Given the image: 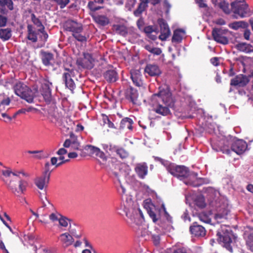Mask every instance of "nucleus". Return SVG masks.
<instances>
[{
    "mask_svg": "<svg viewBox=\"0 0 253 253\" xmlns=\"http://www.w3.org/2000/svg\"><path fill=\"white\" fill-rule=\"evenodd\" d=\"M70 138L67 139L63 143L65 148H71L73 150H79L80 144L77 137L72 133H70Z\"/></svg>",
    "mask_w": 253,
    "mask_h": 253,
    "instance_id": "15",
    "label": "nucleus"
},
{
    "mask_svg": "<svg viewBox=\"0 0 253 253\" xmlns=\"http://www.w3.org/2000/svg\"><path fill=\"white\" fill-rule=\"evenodd\" d=\"M126 97L133 104H136L138 98V93L137 90L132 87H130L126 91Z\"/></svg>",
    "mask_w": 253,
    "mask_h": 253,
    "instance_id": "28",
    "label": "nucleus"
},
{
    "mask_svg": "<svg viewBox=\"0 0 253 253\" xmlns=\"http://www.w3.org/2000/svg\"><path fill=\"white\" fill-rule=\"evenodd\" d=\"M32 21L34 23V24L35 25H36L38 27H39L40 29H42V30L44 29V28L42 25V22L38 18L36 17V16L34 14L32 15Z\"/></svg>",
    "mask_w": 253,
    "mask_h": 253,
    "instance_id": "48",
    "label": "nucleus"
},
{
    "mask_svg": "<svg viewBox=\"0 0 253 253\" xmlns=\"http://www.w3.org/2000/svg\"><path fill=\"white\" fill-rule=\"evenodd\" d=\"M144 48L147 51L154 55H159L162 53V50L160 48L154 47L152 44H145Z\"/></svg>",
    "mask_w": 253,
    "mask_h": 253,
    "instance_id": "41",
    "label": "nucleus"
},
{
    "mask_svg": "<svg viewBox=\"0 0 253 253\" xmlns=\"http://www.w3.org/2000/svg\"><path fill=\"white\" fill-rule=\"evenodd\" d=\"M246 244L249 249L252 252H253V233H251L248 236Z\"/></svg>",
    "mask_w": 253,
    "mask_h": 253,
    "instance_id": "49",
    "label": "nucleus"
},
{
    "mask_svg": "<svg viewBox=\"0 0 253 253\" xmlns=\"http://www.w3.org/2000/svg\"><path fill=\"white\" fill-rule=\"evenodd\" d=\"M40 198L41 200L42 206L38 209V212H47L48 210L50 208H51L53 210L54 209L53 204L47 199L45 194L43 196L40 194Z\"/></svg>",
    "mask_w": 253,
    "mask_h": 253,
    "instance_id": "20",
    "label": "nucleus"
},
{
    "mask_svg": "<svg viewBox=\"0 0 253 253\" xmlns=\"http://www.w3.org/2000/svg\"><path fill=\"white\" fill-rule=\"evenodd\" d=\"M145 72L151 76H159L161 74L159 67L156 65H148L145 69Z\"/></svg>",
    "mask_w": 253,
    "mask_h": 253,
    "instance_id": "27",
    "label": "nucleus"
},
{
    "mask_svg": "<svg viewBox=\"0 0 253 253\" xmlns=\"http://www.w3.org/2000/svg\"><path fill=\"white\" fill-rule=\"evenodd\" d=\"M135 4V0H127L126 4V7L128 10L131 11Z\"/></svg>",
    "mask_w": 253,
    "mask_h": 253,
    "instance_id": "54",
    "label": "nucleus"
},
{
    "mask_svg": "<svg viewBox=\"0 0 253 253\" xmlns=\"http://www.w3.org/2000/svg\"><path fill=\"white\" fill-rule=\"evenodd\" d=\"M68 219L61 215V217L58 220L59 224L63 227H67L68 224Z\"/></svg>",
    "mask_w": 253,
    "mask_h": 253,
    "instance_id": "56",
    "label": "nucleus"
},
{
    "mask_svg": "<svg viewBox=\"0 0 253 253\" xmlns=\"http://www.w3.org/2000/svg\"><path fill=\"white\" fill-rule=\"evenodd\" d=\"M61 215L58 212L55 211L49 215V219L53 222L57 221L60 219V217H61Z\"/></svg>",
    "mask_w": 253,
    "mask_h": 253,
    "instance_id": "47",
    "label": "nucleus"
},
{
    "mask_svg": "<svg viewBox=\"0 0 253 253\" xmlns=\"http://www.w3.org/2000/svg\"><path fill=\"white\" fill-rule=\"evenodd\" d=\"M247 144L245 141L236 138L231 145L232 151L238 155L243 154L247 150Z\"/></svg>",
    "mask_w": 253,
    "mask_h": 253,
    "instance_id": "14",
    "label": "nucleus"
},
{
    "mask_svg": "<svg viewBox=\"0 0 253 253\" xmlns=\"http://www.w3.org/2000/svg\"><path fill=\"white\" fill-rule=\"evenodd\" d=\"M120 185L118 187V191L122 195V203L117 210L119 214H123L124 212L130 221L137 225L141 224L144 220L142 211L137 204L134 203L130 196L126 194V190L125 187L119 181Z\"/></svg>",
    "mask_w": 253,
    "mask_h": 253,
    "instance_id": "1",
    "label": "nucleus"
},
{
    "mask_svg": "<svg viewBox=\"0 0 253 253\" xmlns=\"http://www.w3.org/2000/svg\"><path fill=\"white\" fill-rule=\"evenodd\" d=\"M81 32H76L75 34H72L73 36L78 41L84 42L86 41V37L81 34Z\"/></svg>",
    "mask_w": 253,
    "mask_h": 253,
    "instance_id": "50",
    "label": "nucleus"
},
{
    "mask_svg": "<svg viewBox=\"0 0 253 253\" xmlns=\"http://www.w3.org/2000/svg\"><path fill=\"white\" fill-rule=\"evenodd\" d=\"M0 6H6L7 8L12 10L13 9V3L12 0H0Z\"/></svg>",
    "mask_w": 253,
    "mask_h": 253,
    "instance_id": "44",
    "label": "nucleus"
},
{
    "mask_svg": "<svg viewBox=\"0 0 253 253\" xmlns=\"http://www.w3.org/2000/svg\"><path fill=\"white\" fill-rule=\"evenodd\" d=\"M151 102L155 112L164 116L170 114V109L173 108L174 105L171 93L168 88H160L158 93L152 95Z\"/></svg>",
    "mask_w": 253,
    "mask_h": 253,
    "instance_id": "3",
    "label": "nucleus"
},
{
    "mask_svg": "<svg viewBox=\"0 0 253 253\" xmlns=\"http://www.w3.org/2000/svg\"><path fill=\"white\" fill-rule=\"evenodd\" d=\"M235 139V137H233L230 136H229L228 137L224 139L223 140V145L221 146V151H222L223 153L229 154L230 150L229 149V148L230 147H231L232 144L234 142Z\"/></svg>",
    "mask_w": 253,
    "mask_h": 253,
    "instance_id": "25",
    "label": "nucleus"
},
{
    "mask_svg": "<svg viewBox=\"0 0 253 253\" xmlns=\"http://www.w3.org/2000/svg\"><path fill=\"white\" fill-rule=\"evenodd\" d=\"M104 77L108 82H115L118 79L117 73L114 70H108L105 73Z\"/></svg>",
    "mask_w": 253,
    "mask_h": 253,
    "instance_id": "31",
    "label": "nucleus"
},
{
    "mask_svg": "<svg viewBox=\"0 0 253 253\" xmlns=\"http://www.w3.org/2000/svg\"><path fill=\"white\" fill-rule=\"evenodd\" d=\"M61 8H64L69 2L70 0H53Z\"/></svg>",
    "mask_w": 253,
    "mask_h": 253,
    "instance_id": "53",
    "label": "nucleus"
},
{
    "mask_svg": "<svg viewBox=\"0 0 253 253\" xmlns=\"http://www.w3.org/2000/svg\"><path fill=\"white\" fill-rule=\"evenodd\" d=\"M94 61V59L90 54L84 53L83 58L77 60V63L84 68L91 69L93 67Z\"/></svg>",
    "mask_w": 253,
    "mask_h": 253,
    "instance_id": "10",
    "label": "nucleus"
},
{
    "mask_svg": "<svg viewBox=\"0 0 253 253\" xmlns=\"http://www.w3.org/2000/svg\"><path fill=\"white\" fill-rule=\"evenodd\" d=\"M42 60L43 64L45 66L51 64V61L53 60V55L49 52L41 51Z\"/></svg>",
    "mask_w": 253,
    "mask_h": 253,
    "instance_id": "29",
    "label": "nucleus"
},
{
    "mask_svg": "<svg viewBox=\"0 0 253 253\" xmlns=\"http://www.w3.org/2000/svg\"><path fill=\"white\" fill-rule=\"evenodd\" d=\"M1 172L3 175L5 177H9L11 174H12V172L9 169L2 170Z\"/></svg>",
    "mask_w": 253,
    "mask_h": 253,
    "instance_id": "63",
    "label": "nucleus"
},
{
    "mask_svg": "<svg viewBox=\"0 0 253 253\" xmlns=\"http://www.w3.org/2000/svg\"><path fill=\"white\" fill-rule=\"evenodd\" d=\"M163 133L167 135L166 139L169 140L171 138V132L173 131V128L169 123L164 125Z\"/></svg>",
    "mask_w": 253,
    "mask_h": 253,
    "instance_id": "42",
    "label": "nucleus"
},
{
    "mask_svg": "<svg viewBox=\"0 0 253 253\" xmlns=\"http://www.w3.org/2000/svg\"><path fill=\"white\" fill-rule=\"evenodd\" d=\"M93 18L95 21L101 26H105L109 22L108 18L103 15H97Z\"/></svg>",
    "mask_w": 253,
    "mask_h": 253,
    "instance_id": "40",
    "label": "nucleus"
},
{
    "mask_svg": "<svg viewBox=\"0 0 253 253\" xmlns=\"http://www.w3.org/2000/svg\"><path fill=\"white\" fill-rule=\"evenodd\" d=\"M133 121L129 118H125L123 119L120 123V128L122 129L127 128L129 130L132 129V125Z\"/></svg>",
    "mask_w": 253,
    "mask_h": 253,
    "instance_id": "37",
    "label": "nucleus"
},
{
    "mask_svg": "<svg viewBox=\"0 0 253 253\" xmlns=\"http://www.w3.org/2000/svg\"><path fill=\"white\" fill-rule=\"evenodd\" d=\"M249 82V78L246 76L240 74L231 80L230 84L234 86H244Z\"/></svg>",
    "mask_w": 253,
    "mask_h": 253,
    "instance_id": "19",
    "label": "nucleus"
},
{
    "mask_svg": "<svg viewBox=\"0 0 253 253\" xmlns=\"http://www.w3.org/2000/svg\"><path fill=\"white\" fill-rule=\"evenodd\" d=\"M52 171L51 165L49 162H46L44 168V171L42 175L37 177L35 179V184L40 190L47 187L49 183L50 173Z\"/></svg>",
    "mask_w": 253,
    "mask_h": 253,
    "instance_id": "7",
    "label": "nucleus"
},
{
    "mask_svg": "<svg viewBox=\"0 0 253 253\" xmlns=\"http://www.w3.org/2000/svg\"><path fill=\"white\" fill-rule=\"evenodd\" d=\"M173 253H187V252L185 248L180 247L174 250Z\"/></svg>",
    "mask_w": 253,
    "mask_h": 253,
    "instance_id": "59",
    "label": "nucleus"
},
{
    "mask_svg": "<svg viewBox=\"0 0 253 253\" xmlns=\"http://www.w3.org/2000/svg\"><path fill=\"white\" fill-rule=\"evenodd\" d=\"M121 159H125L128 156V152L124 149L118 147L116 153Z\"/></svg>",
    "mask_w": 253,
    "mask_h": 253,
    "instance_id": "45",
    "label": "nucleus"
},
{
    "mask_svg": "<svg viewBox=\"0 0 253 253\" xmlns=\"http://www.w3.org/2000/svg\"><path fill=\"white\" fill-rule=\"evenodd\" d=\"M248 26V23L244 21H235L228 25L230 28L234 30H237L240 28L245 29L247 28Z\"/></svg>",
    "mask_w": 253,
    "mask_h": 253,
    "instance_id": "30",
    "label": "nucleus"
},
{
    "mask_svg": "<svg viewBox=\"0 0 253 253\" xmlns=\"http://www.w3.org/2000/svg\"><path fill=\"white\" fill-rule=\"evenodd\" d=\"M38 34L40 35V38L41 39V40L42 41H46L48 38L47 34L45 32L44 29L42 30V29H39L38 31Z\"/></svg>",
    "mask_w": 253,
    "mask_h": 253,
    "instance_id": "52",
    "label": "nucleus"
},
{
    "mask_svg": "<svg viewBox=\"0 0 253 253\" xmlns=\"http://www.w3.org/2000/svg\"><path fill=\"white\" fill-rule=\"evenodd\" d=\"M231 6L234 13L241 18L246 17L250 12L248 5L244 1L237 0L231 3Z\"/></svg>",
    "mask_w": 253,
    "mask_h": 253,
    "instance_id": "8",
    "label": "nucleus"
},
{
    "mask_svg": "<svg viewBox=\"0 0 253 253\" xmlns=\"http://www.w3.org/2000/svg\"><path fill=\"white\" fill-rule=\"evenodd\" d=\"M52 83L49 81H45L42 86V94L43 96L45 101L49 102L51 99V87Z\"/></svg>",
    "mask_w": 253,
    "mask_h": 253,
    "instance_id": "18",
    "label": "nucleus"
},
{
    "mask_svg": "<svg viewBox=\"0 0 253 253\" xmlns=\"http://www.w3.org/2000/svg\"><path fill=\"white\" fill-rule=\"evenodd\" d=\"M7 18L5 16L0 15V27H4L6 25Z\"/></svg>",
    "mask_w": 253,
    "mask_h": 253,
    "instance_id": "58",
    "label": "nucleus"
},
{
    "mask_svg": "<svg viewBox=\"0 0 253 253\" xmlns=\"http://www.w3.org/2000/svg\"><path fill=\"white\" fill-rule=\"evenodd\" d=\"M8 188L15 195H19L26 190L27 182L25 180H20L18 182V187L17 188L13 182L10 181L7 185Z\"/></svg>",
    "mask_w": 253,
    "mask_h": 253,
    "instance_id": "13",
    "label": "nucleus"
},
{
    "mask_svg": "<svg viewBox=\"0 0 253 253\" xmlns=\"http://www.w3.org/2000/svg\"><path fill=\"white\" fill-rule=\"evenodd\" d=\"M118 30H120V33L122 35L124 36H126L127 33L128 32L127 31L126 28L124 27H119V28L118 29Z\"/></svg>",
    "mask_w": 253,
    "mask_h": 253,
    "instance_id": "61",
    "label": "nucleus"
},
{
    "mask_svg": "<svg viewBox=\"0 0 253 253\" xmlns=\"http://www.w3.org/2000/svg\"><path fill=\"white\" fill-rule=\"evenodd\" d=\"M152 239L155 245H158L159 244L160 238L158 235H153L152 236Z\"/></svg>",
    "mask_w": 253,
    "mask_h": 253,
    "instance_id": "64",
    "label": "nucleus"
},
{
    "mask_svg": "<svg viewBox=\"0 0 253 253\" xmlns=\"http://www.w3.org/2000/svg\"><path fill=\"white\" fill-rule=\"evenodd\" d=\"M228 32L227 29L214 28L212 31V35L213 39L217 42L226 44L228 43V40L225 35Z\"/></svg>",
    "mask_w": 253,
    "mask_h": 253,
    "instance_id": "9",
    "label": "nucleus"
},
{
    "mask_svg": "<svg viewBox=\"0 0 253 253\" xmlns=\"http://www.w3.org/2000/svg\"><path fill=\"white\" fill-rule=\"evenodd\" d=\"M85 149L88 151L90 154L95 155L103 161L106 162L107 160V157L99 148L92 145H87Z\"/></svg>",
    "mask_w": 253,
    "mask_h": 253,
    "instance_id": "16",
    "label": "nucleus"
},
{
    "mask_svg": "<svg viewBox=\"0 0 253 253\" xmlns=\"http://www.w3.org/2000/svg\"><path fill=\"white\" fill-rule=\"evenodd\" d=\"M195 204L200 208H203L206 206L204 197L202 195H199L195 197L194 199Z\"/></svg>",
    "mask_w": 253,
    "mask_h": 253,
    "instance_id": "43",
    "label": "nucleus"
},
{
    "mask_svg": "<svg viewBox=\"0 0 253 253\" xmlns=\"http://www.w3.org/2000/svg\"><path fill=\"white\" fill-rule=\"evenodd\" d=\"M191 233L196 237H204L206 235V231L205 227L194 222L190 227Z\"/></svg>",
    "mask_w": 253,
    "mask_h": 253,
    "instance_id": "17",
    "label": "nucleus"
},
{
    "mask_svg": "<svg viewBox=\"0 0 253 253\" xmlns=\"http://www.w3.org/2000/svg\"><path fill=\"white\" fill-rule=\"evenodd\" d=\"M155 159L163 165L170 174L183 180L185 184L194 187L200 185L199 182V179L197 177L198 174L194 172H189L186 167L183 166H176L159 157H155Z\"/></svg>",
    "mask_w": 253,
    "mask_h": 253,
    "instance_id": "2",
    "label": "nucleus"
},
{
    "mask_svg": "<svg viewBox=\"0 0 253 253\" xmlns=\"http://www.w3.org/2000/svg\"><path fill=\"white\" fill-rule=\"evenodd\" d=\"M60 240L66 246L71 245L74 241L72 236L67 233L61 235Z\"/></svg>",
    "mask_w": 253,
    "mask_h": 253,
    "instance_id": "38",
    "label": "nucleus"
},
{
    "mask_svg": "<svg viewBox=\"0 0 253 253\" xmlns=\"http://www.w3.org/2000/svg\"><path fill=\"white\" fill-rule=\"evenodd\" d=\"M28 39L32 42H35L37 41V32L34 30L33 27L31 25H28Z\"/></svg>",
    "mask_w": 253,
    "mask_h": 253,
    "instance_id": "34",
    "label": "nucleus"
},
{
    "mask_svg": "<svg viewBox=\"0 0 253 253\" xmlns=\"http://www.w3.org/2000/svg\"><path fill=\"white\" fill-rule=\"evenodd\" d=\"M143 207L146 210L153 221L156 222L158 220V217L156 213V207L152 203L151 200L148 199L144 201Z\"/></svg>",
    "mask_w": 253,
    "mask_h": 253,
    "instance_id": "11",
    "label": "nucleus"
},
{
    "mask_svg": "<svg viewBox=\"0 0 253 253\" xmlns=\"http://www.w3.org/2000/svg\"><path fill=\"white\" fill-rule=\"evenodd\" d=\"M135 170L139 177L143 179L147 174L148 167L144 163L137 164L135 166Z\"/></svg>",
    "mask_w": 253,
    "mask_h": 253,
    "instance_id": "23",
    "label": "nucleus"
},
{
    "mask_svg": "<svg viewBox=\"0 0 253 253\" xmlns=\"http://www.w3.org/2000/svg\"><path fill=\"white\" fill-rule=\"evenodd\" d=\"M199 218L201 221L206 223H209L211 221V219L209 216L204 213L199 214Z\"/></svg>",
    "mask_w": 253,
    "mask_h": 253,
    "instance_id": "51",
    "label": "nucleus"
},
{
    "mask_svg": "<svg viewBox=\"0 0 253 253\" xmlns=\"http://www.w3.org/2000/svg\"><path fill=\"white\" fill-rule=\"evenodd\" d=\"M148 0H140L138 8L134 11L133 14L135 16H139L148 6Z\"/></svg>",
    "mask_w": 253,
    "mask_h": 253,
    "instance_id": "33",
    "label": "nucleus"
},
{
    "mask_svg": "<svg viewBox=\"0 0 253 253\" xmlns=\"http://www.w3.org/2000/svg\"><path fill=\"white\" fill-rule=\"evenodd\" d=\"M186 32L182 29H177L173 31V34L172 38V42L173 43H178L181 42L183 38L185 36Z\"/></svg>",
    "mask_w": 253,
    "mask_h": 253,
    "instance_id": "24",
    "label": "nucleus"
},
{
    "mask_svg": "<svg viewBox=\"0 0 253 253\" xmlns=\"http://www.w3.org/2000/svg\"><path fill=\"white\" fill-rule=\"evenodd\" d=\"M66 29L72 32L73 34L82 32L83 30L82 25L73 20L69 21L66 23Z\"/></svg>",
    "mask_w": 253,
    "mask_h": 253,
    "instance_id": "22",
    "label": "nucleus"
},
{
    "mask_svg": "<svg viewBox=\"0 0 253 253\" xmlns=\"http://www.w3.org/2000/svg\"><path fill=\"white\" fill-rule=\"evenodd\" d=\"M40 213V217H39V222L44 224H47L49 223L48 220L47 218V212H39Z\"/></svg>",
    "mask_w": 253,
    "mask_h": 253,
    "instance_id": "46",
    "label": "nucleus"
},
{
    "mask_svg": "<svg viewBox=\"0 0 253 253\" xmlns=\"http://www.w3.org/2000/svg\"><path fill=\"white\" fill-rule=\"evenodd\" d=\"M65 119L66 120V122L67 123V125L66 126L64 124V122H63V126L67 129H69L70 126H71L73 124V122L69 118H65Z\"/></svg>",
    "mask_w": 253,
    "mask_h": 253,
    "instance_id": "60",
    "label": "nucleus"
},
{
    "mask_svg": "<svg viewBox=\"0 0 253 253\" xmlns=\"http://www.w3.org/2000/svg\"><path fill=\"white\" fill-rule=\"evenodd\" d=\"M206 192L207 201L211 210L216 212L215 218L218 220L224 218L229 211L226 200L220 195L218 191L212 187H208Z\"/></svg>",
    "mask_w": 253,
    "mask_h": 253,
    "instance_id": "4",
    "label": "nucleus"
},
{
    "mask_svg": "<svg viewBox=\"0 0 253 253\" xmlns=\"http://www.w3.org/2000/svg\"><path fill=\"white\" fill-rule=\"evenodd\" d=\"M11 37V30L10 28L0 29V38L4 41L9 40Z\"/></svg>",
    "mask_w": 253,
    "mask_h": 253,
    "instance_id": "39",
    "label": "nucleus"
},
{
    "mask_svg": "<svg viewBox=\"0 0 253 253\" xmlns=\"http://www.w3.org/2000/svg\"><path fill=\"white\" fill-rule=\"evenodd\" d=\"M102 148L109 155H112L116 153L118 146L112 144H103Z\"/></svg>",
    "mask_w": 253,
    "mask_h": 253,
    "instance_id": "35",
    "label": "nucleus"
},
{
    "mask_svg": "<svg viewBox=\"0 0 253 253\" xmlns=\"http://www.w3.org/2000/svg\"><path fill=\"white\" fill-rule=\"evenodd\" d=\"M158 22L160 27L161 30L159 39L162 41H166L170 34V31L169 26L163 19H158Z\"/></svg>",
    "mask_w": 253,
    "mask_h": 253,
    "instance_id": "12",
    "label": "nucleus"
},
{
    "mask_svg": "<svg viewBox=\"0 0 253 253\" xmlns=\"http://www.w3.org/2000/svg\"><path fill=\"white\" fill-rule=\"evenodd\" d=\"M217 235L220 242H222L223 246L226 249L232 252V248L234 246L237 237L233 234L231 230L225 226H222L221 229L217 232Z\"/></svg>",
    "mask_w": 253,
    "mask_h": 253,
    "instance_id": "5",
    "label": "nucleus"
},
{
    "mask_svg": "<svg viewBox=\"0 0 253 253\" xmlns=\"http://www.w3.org/2000/svg\"><path fill=\"white\" fill-rule=\"evenodd\" d=\"M0 107H1L3 105H8L9 104V99L8 98L4 99L2 94H0Z\"/></svg>",
    "mask_w": 253,
    "mask_h": 253,
    "instance_id": "57",
    "label": "nucleus"
},
{
    "mask_svg": "<svg viewBox=\"0 0 253 253\" xmlns=\"http://www.w3.org/2000/svg\"><path fill=\"white\" fill-rule=\"evenodd\" d=\"M0 219H1V220L2 221V222H3V223L9 229V230H10V231L12 233V234H16V235H17V233L16 232H14L13 230L12 229V228L9 226V225L8 224V223L7 222H5V221L3 219V218L0 215Z\"/></svg>",
    "mask_w": 253,
    "mask_h": 253,
    "instance_id": "62",
    "label": "nucleus"
},
{
    "mask_svg": "<svg viewBox=\"0 0 253 253\" xmlns=\"http://www.w3.org/2000/svg\"><path fill=\"white\" fill-rule=\"evenodd\" d=\"M131 79L133 84L137 86H141L143 83L141 79L140 72L138 70H132L130 71Z\"/></svg>",
    "mask_w": 253,
    "mask_h": 253,
    "instance_id": "26",
    "label": "nucleus"
},
{
    "mask_svg": "<svg viewBox=\"0 0 253 253\" xmlns=\"http://www.w3.org/2000/svg\"><path fill=\"white\" fill-rule=\"evenodd\" d=\"M88 7L93 11H96L101 8L100 6H96V2L94 1H89L88 3Z\"/></svg>",
    "mask_w": 253,
    "mask_h": 253,
    "instance_id": "55",
    "label": "nucleus"
},
{
    "mask_svg": "<svg viewBox=\"0 0 253 253\" xmlns=\"http://www.w3.org/2000/svg\"><path fill=\"white\" fill-rule=\"evenodd\" d=\"M72 72L68 70L63 74V80L65 83L66 86L72 91L75 88L76 85L73 80L71 78Z\"/></svg>",
    "mask_w": 253,
    "mask_h": 253,
    "instance_id": "21",
    "label": "nucleus"
},
{
    "mask_svg": "<svg viewBox=\"0 0 253 253\" xmlns=\"http://www.w3.org/2000/svg\"><path fill=\"white\" fill-rule=\"evenodd\" d=\"M237 48L240 51L249 53L253 50V47L250 44L241 42L236 45Z\"/></svg>",
    "mask_w": 253,
    "mask_h": 253,
    "instance_id": "36",
    "label": "nucleus"
},
{
    "mask_svg": "<svg viewBox=\"0 0 253 253\" xmlns=\"http://www.w3.org/2000/svg\"><path fill=\"white\" fill-rule=\"evenodd\" d=\"M15 94L29 103L33 101L34 94L33 91L24 84L18 82L13 86Z\"/></svg>",
    "mask_w": 253,
    "mask_h": 253,
    "instance_id": "6",
    "label": "nucleus"
},
{
    "mask_svg": "<svg viewBox=\"0 0 253 253\" xmlns=\"http://www.w3.org/2000/svg\"><path fill=\"white\" fill-rule=\"evenodd\" d=\"M216 4L217 6L221 9L225 14H229L232 10V8H230L229 3L224 0H220L217 2Z\"/></svg>",
    "mask_w": 253,
    "mask_h": 253,
    "instance_id": "32",
    "label": "nucleus"
}]
</instances>
